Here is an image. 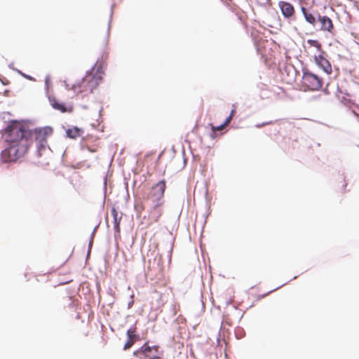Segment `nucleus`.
I'll use <instances>...</instances> for the list:
<instances>
[{
	"label": "nucleus",
	"mask_w": 359,
	"mask_h": 359,
	"mask_svg": "<svg viewBox=\"0 0 359 359\" xmlns=\"http://www.w3.org/2000/svg\"><path fill=\"white\" fill-rule=\"evenodd\" d=\"M102 74V67L96 65L90 72L88 73L79 83L74 86V90H77L78 93H83L84 95L92 93L101 81Z\"/></svg>",
	"instance_id": "nucleus-1"
},
{
	"label": "nucleus",
	"mask_w": 359,
	"mask_h": 359,
	"mask_svg": "<svg viewBox=\"0 0 359 359\" xmlns=\"http://www.w3.org/2000/svg\"><path fill=\"white\" fill-rule=\"evenodd\" d=\"M32 133L18 121L11 122L6 129V140L9 143L31 144Z\"/></svg>",
	"instance_id": "nucleus-2"
},
{
	"label": "nucleus",
	"mask_w": 359,
	"mask_h": 359,
	"mask_svg": "<svg viewBox=\"0 0 359 359\" xmlns=\"http://www.w3.org/2000/svg\"><path fill=\"white\" fill-rule=\"evenodd\" d=\"M10 144V147L1 151V157L4 162L15 161L24 156L31 145V144H24L23 142Z\"/></svg>",
	"instance_id": "nucleus-3"
},
{
	"label": "nucleus",
	"mask_w": 359,
	"mask_h": 359,
	"mask_svg": "<svg viewBox=\"0 0 359 359\" xmlns=\"http://www.w3.org/2000/svg\"><path fill=\"white\" fill-rule=\"evenodd\" d=\"M165 189L164 181H160L152 187L147 193L144 199L150 202L154 206L159 205L160 200L163 198Z\"/></svg>",
	"instance_id": "nucleus-4"
},
{
	"label": "nucleus",
	"mask_w": 359,
	"mask_h": 359,
	"mask_svg": "<svg viewBox=\"0 0 359 359\" xmlns=\"http://www.w3.org/2000/svg\"><path fill=\"white\" fill-rule=\"evenodd\" d=\"M52 132L53 130L51 128L49 127L37 128L34 130V135L39 155H41V151L46 149L47 137L52 134Z\"/></svg>",
	"instance_id": "nucleus-5"
},
{
	"label": "nucleus",
	"mask_w": 359,
	"mask_h": 359,
	"mask_svg": "<svg viewBox=\"0 0 359 359\" xmlns=\"http://www.w3.org/2000/svg\"><path fill=\"white\" fill-rule=\"evenodd\" d=\"M302 85L310 90H318L322 87L323 81L317 75L306 70L303 72Z\"/></svg>",
	"instance_id": "nucleus-6"
},
{
	"label": "nucleus",
	"mask_w": 359,
	"mask_h": 359,
	"mask_svg": "<svg viewBox=\"0 0 359 359\" xmlns=\"http://www.w3.org/2000/svg\"><path fill=\"white\" fill-rule=\"evenodd\" d=\"M48 100L52 107L61 113H71L74 110V107L72 104L67 105L65 103L60 102L55 97H49Z\"/></svg>",
	"instance_id": "nucleus-7"
},
{
	"label": "nucleus",
	"mask_w": 359,
	"mask_h": 359,
	"mask_svg": "<svg viewBox=\"0 0 359 359\" xmlns=\"http://www.w3.org/2000/svg\"><path fill=\"white\" fill-rule=\"evenodd\" d=\"M314 59L318 66L320 67L325 72L330 74L332 72V67L330 62L322 55L315 56Z\"/></svg>",
	"instance_id": "nucleus-8"
},
{
	"label": "nucleus",
	"mask_w": 359,
	"mask_h": 359,
	"mask_svg": "<svg viewBox=\"0 0 359 359\" xmlns=\"http://www.w3.org/2000/svg\"><path fill=\"white\" fill-rule=\"evenodd\" d=\"M317 17L321 25L320 29L331 32L333 28V24L331 19L327 16H321L319 14H317Z\"/></svg>",
	"instance_id": "nucleus-9"
},
{
	"label": "nucleus",
	"mask_w": 359,
	"mask_h": 359,
	"mask_svg": "<svg viewBox=\"0 0 359 359\" xmlns=\"http://www.w3.org/2000/svg\"><path fill=\"white\" fill-rule=\"evenodd\" d=\"M279 6L280 10L282 11L283 15L285 18L291 17L294 13V7L292 5L288 2L280 1L279 3Z\"/></svg>",
	"instance_id": "nucleus-10"
},
{
	"label": "nucleus",
	"mask_w": 359,
	"mask_h": 359,
	"mask_svg": "<svg viewBox=\"0 0 359 359\" xmlns=\"http://www.w3.org/2000/svg\"><path fill=\"white\" fill-rule=\"evenodd\" d=\"M66 133L67 137L72 139H76L77 137H81L83 135L82 129L78 127H73L71 128H68L66 130Z\"/></svg>",
	"instance_id": "nucleus-11"
},
{
	"label": "nucleus",
	"mask_w": 359,
	"mask_h": 359,
	"mask_svg": "<svg viewBox=\"0 0 359 359\" xmlns=\"http://www.w3.org/2000/svg\"><path fill=\"white\" fill-rule=\"evenodd\" d=\"M142 350L145 353V355L147 357H149V358H151V359H156V358H159L156 354L157 353V348H151V347H149L147 344H144L142 347Z\"/></svg>",
	"instance_id": "nucleus-12"
},
{
	"label": "nucleus",
	"mask_w": 359,
	"mask_h": 359,
	"mask_svg": "<svg viewBox=\"0 0 359 359\" xmlns=\"http://www.w3.org/2000/svg\"><path fill=\"white\" fill-rule=\"evenodd\" d=\"M302 13L304 15V17L306 21L308 22L309 23H310L311 25H312L313 26H315L316 22V16L313 14L308 12L306 8L304 7H302Z\"/></svg>",
	"instance_id": "nucleus-13"
},
{
	"label": "nucleus",
	"mask_w": 359,
	"mask_h": 359,
	"mask_svg": "<svg viewBox=\"0 0 359 359\" xmlns=\"http://www.w3.org/2000/svg\"><path fill=\"white\" fill-rule=\"evenodd\" d=\"M127 336L129 340L134 342L138 340L139 336L137 334L136 328H130L127 331Z\"/></svg>",
	"instance_id": "nucleus-14"
},
{
	"label": "nucleus",
	"mask_w": 359,
	"mask_h": 359,
	"mask_svg": "<svg viewBox=\"0 0 359 359\" xmlns=\"http://www.w3.org/2000/svg\"><path fill=\"white\" fill-rule=\"evenodd\" d=\"M111 214L114 217L115 228L117 229V231H119V223L121 218L118 219V212L115 208H112Z\"/></svg>",
	"instance_id": "nucleus-15"
},
{
	"label": "nucleus",
	"mask_w": 359,
	"mask_h": 359,
	"mask_svg": "<svg viewBox=\"0 0 359 359\" xmlns=\"http://www.w3.org/2000/svg\"><path fill=\"white\" fill-rule=\"evenodd\" d=\"M308 43L311 44L313 46L316 47L318 50H320V44L318 43V41L315 40H309Z\"/></svg>",
	"instance_id": "nucleus-16"
},
{
	"label": "nucleus",
	"mask_w": 359,
	"mask_h": 359,
	"mask_svg": "<svg viewBox=\"0 0 359 359\" xmlns=\"http://www.w3.org/2000/svg\"><path fill=\"white\" fill-rule=\"evenodd\" d=\"M134 343H135L134 341L128 339L126 343L124 344V350H127V349L130 348L134 344Z\"/></svg>",
	"instance_id": "nucleus-17"
},
{
	"label": "nucleus",
	"mask_w": 359,
	"mask_h": 359,
	"mask_svg": "<svg viewBox=\"0 0 359 359\" xmlns=\"http://www.w3.org/2000/svg\"><path fill=\"white\" fill-rule=\"evenodd\" d=\"M226 126V124L224 123H223L222 124H221L220 126H217V127H212V130L213 131H217V130H221L222 129H224Z\"/></svg>",
	"instance_id": "nucleus-18"
},
{
	"label": "nucleus",
	"mask_w": 359,
	"mask_h": 359,
	"mask_svg": "<svg viewBox=\"0 0 359 359\" xmlns=\"http://www.w3.org/2000/svg\"><path fill=\"white\" fill-rule=\"evenodd\" d=\"M50 83V77L49 76H46L45 79V84L46 86V88L48 89Z\"/></svg>",
	"instance_id": "nucleus-19"
},
{
	"label": "nucleus",
	"mask_w": 359,
	"mask_h": 359,
	"mask_svg": "<svg viewBox=\"0 0 359 359\" xmlns=\"http://www.w3.org/2000/svg\"><path fill=\"white\" fill-rule=\"evenodd\" d=\"M231 120H232V117H231V116H229L226 118V120H225V121H224V123L226 124V125H228V124L231 122Z\"/></svg>",
	"instance_id": "nucleus-20"
},
{
	"label": "nucleus",
	"mask_w": 359,
	"mask_h": 359,
	"mask_svg": "<svg viewBox=\"0 0 359 359\" xmlns=\"http://www.w3.org/2000/svg\"><path fill=\"white\" fill-rule=\"evenodd\" d=\"M267 124H269V123H262V124H257V125L256 126V127H257V128H261V127L264 126H266V125H267Z\"/></svg>",
	"instance_id": "nucleus-21"
},
{
	"label": "nucleus",
	"mask_w": 359,
	"mask_h": 359,
	"mask_svg": "<svg viewBox=\"0 0 359 359\" xmlns=\"http://www.w3.org/2000/svg\"><path fill=\"white\" fill-rule=\"evenodd\" d=\"M86 148L88 151H90V152H95V151H96V149H90V148H89V147H88V146H86Z\"/></svg>",
	"instance_id": "nucleus-22"
},
{
	"label": "nucleus",
	"mask_w": 359,
	"mask_h": 359,
	"mask_svg": "<svg viewBox=\"0 0 359 359\" xmlns=\"http://www.w3.org/2000/svg\"><path fill=\"white\" fill-rule=\"evenodd\" d=\"M235 111H236V110H235L234 109H232V110H231V113H230V114H229V116H231V117L233 118V114H234Z\"/></svg>",
	"instance_id": "nucleus-23"
},
{
	"label": "nucleus",
	"mask_w": 359,
	"mask_h": 359,
	"mask_svg": "<svg viewBox=\"0 0 359 359\" xmlns=\"http://www.w3.org/2000/svg\"><path fill=\"white\" fill-rule=\"evenodd\" d=\"M185 320V319H183L182 317H181V321H180V323H183V321Z\"/></svg>",
	"instance_id": "nucleus-24"
}]
</instances>
